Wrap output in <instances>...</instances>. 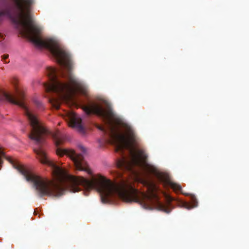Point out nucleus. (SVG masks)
<instances>
[{
	"label": "nucleus",
	"mask_w": 249,
	"mask_h": 249,
	"mask_svg": "<svg viewBox=\"0 0 249 249\" xmlns=\"http://www.w3.org/2000/svg\"><path fill=\"white\" fill-rule=\"evenodd\" d=\"M24 98V96H0V101H7L13 104L19 106L23 109L31 126L29 137L38 146V148L34 149V152L41 163L52 167L57 182H54L36 175L11 158H8L7 160L27 181L33 183L40 197L59 196L63 195L66 191L72 193L77 192L81 190L79 186H81L84 189V194L86 196H88L89 191L95 189L100 193L103 203H109L112 198L118 196L124 202H135L142 204V192L136 189L132 182L129 180L123 179L116 183L103 177L98 179L89 180L81 176L68 175L63 169L50 160L40 146L45 143L46 137L48 135H52L57 147L56 151L57 155H67L72 160L77 170L84 171L89 175L91 174V170L81 154L76 153L72 149L59 147L64 142L65 136L59 131L53 133L49 131L41 124L36 115L25 105Z\"/></svg>",
	"instance_id": "nucleus-1"
},
{
	"label": "nucleus",
	"mask_w": 249,
	"mask_h": 249,
	"mask_svg": "<svg viewBox=\"0 0 249 249\" xmlns=\"http://www.w3.org/2000/svg\"><path fill=\"white\" fill-rule=\"evenodd\" d=\"M79 148L80 149V150L83 152V153H85L86 151V149L85 147H84V146H82V145H80L79 146Z\"/></svg>",
	"instance_id": "nucleus-7"
},
{
	"label": "nucleus",
	"mask_w": 249,
	"mask_h": 249,
	"mask_svg": "<svg viewBox=\"0 0 249 249\" xmlns=\"http://www.w3.org/2000/svg\"><path fill=\"white\" fill-rule=\"evenodd\" d=\"M34 3V0H0V24L10 18L20 35L36 46L48 49L58 60L56 62H71V53L56 40L40 37L41 29L35 24L31 13Z\"/></svg>",
	"instance_id": "nucleus-3"
},
{
	"label": "nucleus",
	"mask_w": 249,
	"mask_h": 249,
	"mask_svg": "<svg viewBox=\"0 0 249 249\" xmlns=\"http://www.w3.org/2000/svg\"><path fill=\"white\" fill-rule=\"evenodd\" d=\"M1 60H5L6 59H7L8 57V54H4L3 55H2L1 56Z\"/></svg>",
	"instance_id": "nucleus-8"
},
{
	"label": "nucleus",
	"mask_w": 249,
	"mask_h": 249,
	"mask_svg": "<svg viewBox=\"0 0 249 249\" xmlns=\"http://www.w3.org/2000/svg\"><path fill=\"white\" fill-rule=\"evenodd\" d=\"M34 104L36 107L39 109H43L44 108L42 103L37 100H34Z\"/></svg>",
	"instance_id": "nucleus-6"
},
{
	"label": "nucleus",
	"mask_w": 249,
	"mask_h": 249,
	"mask_svg": "<svg viewBox=\"0 0 249 249\" xmlns=\"http://www.w3.org/2000/svg\"><path fill=\"white\" fill-rule=\"evenodd\" d=\"M61 69H66L68 72L69 83H65L59 80L57 77V70L49 67L46 69V73L50 82L45 83L44 87L47 92L56 93L57 97H51L49 99V102L53 107L58 109L63 99H70L72 95L79 91L84 92L83 84L76 79L71 73V63H59Z\"/></svg>",
	"instance_id": "nucleus-4"
},
{
	"label": "nucleus",
	"mask_w": 249,
	"mask_h": 249,
	"mask_svg": "<svg viewBox=\"0 0 249 249\" xmlns=\"http://www.w3.org/2000/svg\"><path fill=\"white\" fill-rule=\"evenodd\" d=\"M183 206L185 207H187V204L186 203H183Z\"/></svg>",
	"instance_id": "nucleus-10"
},
{
	"label": "nucleus",
	"mask_w": 249,
	"mask_h": 249,
	"mask_svg": "<svg viewBox=\"0 0 249 249\" xmlns=\"http://www.w3.org/2000/svg\"><path fill=\"white\" fill-rule=\"evenodd\" d=\"M81 118L77 117L75 114H72L70 117V125L71 127L75 128L81 134H84L85 130L81 124Z\"/></svg>",
	"instance_id": "nucleus-5"
},
{
	"label": "nucleus",
	"mask_w": 249,
	"mask_h": 249,
	"mask_svg": "<svg viewBox=\"0 0 249 249\" xmlns=\"http://www.w3.org/2000/svg\"><path fill=\"white\" fill-rule=\"evenodd\" d=\"M82 109L88 115L92 114L101 117L107 125L99 126L98 128L108 135L117 145V149L123 152L124 149L129 151L130 158L123 156L117 162L118 168L135 173V166L143 168L149 174L156 176L160 181L168 184L175 191H180L181 186L177 183L169 181L162 173H159L153 166L147 163V155L142 149L135 150L134 145L137 138L133 130L129 128L127 130V137L118 132L117 127L122 124V120L113 112L110 106L107 103L103 105L95 104L90 106L84 105Z\"/></svg>",
	"instance_id": "nucleus-2"
},
{
	"label": "nucleus",
	"mask_w": 249,
	"mask_h": 249,
	"mask_svg": "<svg viewBox=\"0 0 249 249\" xmlns=\"http://www.w3.org/2000/svg\"><path fill=\"white\" fill-rule=\"evenodd\" d=\"M4 39V36L2 34H0V42Z\"/></svg>",
	"instance_id": "nucleus-9"
}]
</instances>
